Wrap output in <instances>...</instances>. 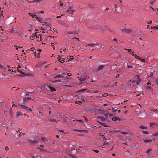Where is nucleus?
<instances>
[{
    "mask_svg": "<svg viewBox=\"0 0 158 158\" xmlns=\"http://www.w3.org/2000/svg\"><path fill=\"white\" fill-rule=\"evenodd\" d=\"M20 106L21 110L22 111L27 112H29V111H32V110L31 109L28 108V107L25 106L23 105H21Z\"/></svg>",
    "mask_w": 158,
    "mask_h": 158,
    "instance_id": "f257e3e1",
    "label": "nucleus"
},
{
    "mask_svg": "<svg viewBox=\"0 0 158 158\" xmlns=\"http://www.w3.org/2000/svg\"><path fill=\"white\" fill-rule=\"evenodd\" d=\"M46 88L48 90H50L52 92H53L56 90V89L54 88L51 86L49 85H46Z\"/></svg>",
    "mask_w": 158,
    "mask_h": 158,
    "instance_id": "f03ea898",
    "label": "nucleus"
},
{
    "mask_svg": "<svg viewBox=\"0 0 158 158\" xmlns=\"http://www.w3.org/2000/svg\"><path fill=\"white\" fill-rule=\"evenodd\" d=\"M98 45V42L94 43L91 44H86V47L87 46L91 47H95V46L96 45Z\"/></svg>",
    "mask_w": 158,
    "mask_h": 158,
    "instance_id": "7ed1b4c3",
    "label": "nucleus"
},
{
    "mask_svg": "<svg viewBox=\"0 0 158 158\" xmlns=\"http://www.w3.org/2000/svg\"><path fill=\"white\" fill-rule=\"evenodd\" d=\"M65 75H66V74L64 73H63L62 74H59V75H58L56 76L55 77H54V78L55 79V78H63L64 77V76Z\"/></svg>",
    "mask_w": 158,
    "mask_h": 158,
    "instance_id": "20e7f679",
    "label": "nucleus"
},
{
    "mask_svg": "<svg viewBox=\"0 0 158 158\" xmlns=\"http://www.w3.org/2000/svg\"><path fill=\"white\" fill-rule=\"evenodd\" d=\"M122 32L129 33L131 32V30L129 29H123Z\"/></svg>",
    "mask_w": 158,
    "mask_h": 158,
    "instance_id": "39448f33",
    "label": "nucleus"
},
{
    "mask_svg": "<svg viewBox=\"0 0 158 158\" xmlns=\"http://www.w3.org/2000/svg\"><path fill=\"white\" fill-rule=\"evenodd\" d=\"M17 71H18L19 73L22 74V75H19V76L23 77L24 76H25L26 75H27L25 73L23 72L22 71L20 70H18Z\"/></svg>",
    "mask_w": 158,
    "mask_h": 158,
    "instance_id": "423d86ee",
    "label": "nucleus"
},
{
    "mask_svg": "<svg viewBox=\"0 0 158 158\" xmlns=\"http://www.w3.org/2000/svg\"><path fill=\"white\" fill-rule=\"evenodd\" d=\"M41 140L42 141L44 142H45L46 143H47L49 141L47 139L45 138L44 137H41Z\"/></svg>",
    "mask_w": 158,
    "mask_h": 158,
    "instance_id": "0eeeda50",
    "label": "nucleus"
},
{
    "mask_svg": "<svg viewBox=\"0 0 158 158\" xmlns=\"http://www.w3.org/2000/svg\"><path fill=\"white\" fill-rule=\"evenodd\" d=\"M105 66L104 65H101L98 67V68L97 69V71H98L99 70L102 69Z\"/></svg>",
    "mask_w": 158,
    "mask_h": 158,
    "instance_id": "6e6552de",
    "label": "nucleus"
},
{
    "mask_svg": "<svg viewBox=\"0 0 158 158\" xmlns=\"http://www.w3.org/2000/svg\"><path fill=\"white\" fill-rule=\"evenodd\" d=\"M105 116L107 118L108 117H111L113 116V114L110 113H107L106 114H104Z\"/></svg>",
    "mask_w": 158,
    "mask_h": 158,
    "instance_id": "1a4fd4ad",
    "label": "nucleus"
},
{
    "mask_svg": "<svg viewBox=\"0 0 158 158\" xmlns=\"http://www.w3.org/2000/svg\"><path fill=\"white\" fill-rule=\"evenodd\" d=\"M98 118L101 119L102 121H105L106 120V118H105L101 116H99Z\"/></svg>",
    "mask_w": 158,
    "mask_h": 158,
    "instance_id": "9d476101",
    "label": "nucleus"
},
{
    "mask_svg": "<svg viewBox=\"0 0 158 158\" xmlns=\"http://www.w3.org/2000/svg\"><path fill=\"white\" fill-rule=\"evenodd\" d=\"M2 63L0 62V68L2 69H6V67H3L2 65Z\"/></svg>",
    "mask_w": 158,
    "mask_h": 158,
    "instance_id": "9b49d317",
    "label": "nucleus"
},
{
    "mask_svg": "<svg viewBox=\"0 0 158 158\" xmlns=\"http://www.w3.org/2000/svg\"><path fill=\"white\" fill-rule=\"evenodd\" d=\"M29 141L32 144H34L38 142V141L36 140H29Z\"/></svg>",
    "mask_w": 158,
    "mask_h": 158,
    "instance_id": "f8f14e48",
    "label": "nucleus"
},
{
    "mask_svg": "<svg viewBox=\"0 0 158 158\" xmlns=\"http://www.w3.org/2000/svg\"><path fill=\"white\" fill-rule=\"evenodd\" d=\"M28 15H29L31 16L33 18H35L36 17V16L35 15H34L32 13H29Z\"/></svg>",
    "mask_w": 158,
    "mask_h": 158,
    "instance_id": "ddd939ff",
    "label": "nucleus"
},
{
    "mask_svg": "<svg viewBox=\"0 0 158 158\" xmlns=\"http://www.w3.org/2000/svg\"><path fill=\"white\" fill-rule=\"evenodd\" d=\"M86 79V77H83L80 78L79 80L81 82L85 80Z\"/></svg>",
    "mask_w": 158,
    "mask_h": 158,
    "instance_id": "4468645a",
    "label": "nucleus"
},
{
    "mask_svg": "<svg viewBox=\"0 0 158 158\" xmlns=\"http://www.w3.org/2000/svg\"><path fill=\"white\" fill-rule=\"evenodd\" d=\"M68 33L70 35H75L77 34V33L76 31H69L68 32Z\"/></svg>",
    "mask_w": 158,
    "mask_h": 158,
    "instance_id": "2eb2a0df",
    "label": "nucleus"
},
{
    "mask_svg": "<svg viewBox=\"0 0 158 158\" xmlns=\"http://www.w3.org/2000/svg\"><path fill=\"white\" fill-rule=\"evenodd\" d=\"M16 115L17 116H19L21 115H23V114L21 112L18 111L17 112Z\"/></svg>",
    "mask_w": 158,
    "mask_h": 158,
    "instance_id": "dca6fc26",
    "label": "nucleus"
},
{
    "mask_svg": "<svg viewBox=\"0 0 158 158\" xmlns=\"http://www.w3.org/2000/svg\"><path fill=\"white\" fill-rule=\"evenodd\" d=\"M74 11V10H72L71 8L69 7V9L66 11V12L67 13H69V12H73Z\"/></svg>",
    "mask_w": 158,
    "mask_h": 158,
    "instance_id": "f3484780",
    "label": "nucleus"
},
{
    "mask_svg": "<svg viewBox=\"0 0 158 158\" xmlns=\"http://www.w3.org/2000/svg\"><path fill=\"white\" fill-rule=\"evenodd\" d=\"M150 127H152L153 126V125H157V123H150Z\"/></svg>",
    "mask_w": 158,
    "mask_h": 158,
    "instance_id": "a211bd4d",
    "label": "nucleus"
},
{
    "mask_svg": "<svg viewBox=\"0 0 158 158\" xmlns=\"http://www.w3.org/2000/svg\"><path fill=\"white\" fill-rule=\"evenodd\" d=\"M144 142L145 143H149V142H152V141L151 140H150L149 139H146L144 140Z\"/></svg>",
    "mask_w": 158,
    "mask_h": 158,
    "instance_id": "6ab92c4d",
    "label": "nucleus"
},
{
    "mask_svg": "<svg viewBox=\"0 0 158 158\" xmlns=\"http://www.w3.org/2000/svg\"><path fill=\"white\" fill-rule=\"evenodd\" d=\"M75 103L76 104H78L79 105H81L82 104V103L81 101H76Z\"/></svg>",
    "mask_w": 158,
    "mask_h": 158,
    "instance_id": "aec40b11",
    "label": "nucleus"
},
{
    "mask_svg": "<svg viewBox=\"0 0 158 158\" xmlns=\"http://www.w3.org/2000/svg\"><path fill=\"white\" fill-rule=\"evenodd\" d=\"M143 114L144 115L145 114V113H141L140 114H139V118H144L145 117V116H144L141 117V114Z\"/></svg>",
    "mask_w": 158,
    "mask_h": 158,
    "instance_id": "412c9836",
    "label": "nucleus"
},
{
    "mask_svg": "<svg viewBox=\"0 0 158 158\" xmlns=\"http://www.w3.org/2000/svg\"><path fill=\"white\" fill-rule=\"evenodd\" d=\"M49 120L52 122H56V123H57L56 120L54 118L50 119Z\"/></svg>",
    "mask_w": 158,
    "mask_h": 158,
    "instance_id": "4be33fe9",
    "label": "nucleus"
},
{
    "mask_svg": "<svg viewBox=\"0 0 158 158\" xmlns=\"http://www.w3.org/2000/svg\"><path fill=\"white\" fill-rule=\"evenodd\" d=\"M151 28L152 29H155L156 30H158V27L154 26L151 27Z\"/></svg>",
    "mask_w": 158,
    "mask_h": 158,
    "instance_id": "5701e85b",
    "label": "nucleus"
},
{
    "mask_svg": "<svg viewBox=\"0 0 158 158\" xmlns=\"http://www.w3.org/2000/svg\"><path fill=\"white\" fill-rule=\"evenodd\" d=\"M2 8L0 7V16H3V14H2V11L3 10H1Z\"/></svg>",
    "mask_w": 158,
    "mask_h": 158,
    "instance_id": "b1692460",
    "label": "nucleus"
},
{
    "mask_svg": "<svg viewBox=\"0 0 158 158\" xmlns=\"http://www.w3.org/2000/svg\"><path fill=\"white\" fill-rule=\"evenodd\" d=\"M73 131H78L80 132H82L84 131L83 130H76L74 129L73 130Z\"/></svg>",
    "mask_w": 158,
    "mask_h": 158,
    "instance_id": "393cba45",
    "label": "nucleus"
},
{
    "mask_svg": "<svg viewBox=\"0 0 158 158\" xmlns=\"http://www.w3.org/2000/svg\"><path fill=\"white\" fill-rule=\"evenodd\" d=\"M98 45H97L95 46V47H96V48H95V49H100L101 48V46H99V43H98Z\"/></svg>",
    "mask_w": 158,
    "mask_h": 158,
    "instance_id": "a878e982",
    "label": "nucleus"
},
{
    "mask_svg": "<svg viewBox=\"0 0 158 158\" xmlns=\"http://www.w3.org/2000/svg\"><path fill=\"white\" fill-rule=\"evenodd\" d=\"M29 155L31 156L32 158H35V156L34 154H32L31 153H29Z\"/></svg>",
    "mask_w": 158,
    "mask_h": 158,
    "instance_id": "bb28decb",
    "label": "nucleus"
},
{
    "mask_svg": "<svg viewBox=\"0 0 158 158\" xmlns=\"http://www.w3.org/2000/svg\"><path fill=\"white\" fill-rule=\"evenodd\" d=\"M134 56H135V57L137 59H139V60H141V58H140V57H139V56H137L136 55H134Z\"/></svg>",
    "mask_w": 158,
    "mask_h": 158,
    "instance_id": "cd10ccee",
    "label": "nucleus"
},
{
    "mask_svg": "<svg viewBox=\"0 0 158 158\" xmlns=\"http://www.w3.org/2000/svg\"><path fill=\"white\" fill-rule=\"evenodd\" d=\"M139 128H140V129H147V127H144V126L141 125L140 126Z\"/></svg>",
    "mask_w": 158,
    "mask_h": 158,
    "instance_id": "c85d7f7f",
    "label": "nucleus"
},
{
    "mask_svg": "<svg viewBox=\"0 0 158 158\" xmlns=\"http://www.w3.org/2000/svg\"><path fill=\"white\" fill-rule=\"evenodd\" d=\"M152 151V149L150 148L148 149L146 151V152L147 153H150Z\"/></svg>",
    "mask_w": 158,
    "mask_h": 158,
    "instance_id": "c756f323",
    "label": "nucleus"
},
{
    "mask_svg": "<svg viewBox=\"0 0 158 158\" xmlns=\"http://www.w3.org/2000/svg\"><path fill=\"white\" fill-rule=\"evenodd\" d=\"M112 119V120L114 121H115L117 120V117L113 118Z\"/></svg>",
    "mask_w": 158,
    "mask_h": 158,
    "instance_id": "7c9ffc66",
    "label": "nucleus"
},
{
    "mask_svg": "<svg viewBox=\"0 0 158 158\" xmlns=\"http://www.w3.org/2000/svg\"><path fill=\"white\" fill-rule=\"evenodd\" d=\"M61 81L60 80H59V79H57V80H56L55 81H52V82H54V83H55V82H60Z\"/></svg>",
    "mask_w": 158,
    "mask_h": 158,
    "instance_id": "2f4dec72",
    "label": "nucleus"
},
{
    "mask_svg": "<svg viewBox=\"0 0 158 158\" xmlns=\"http://www.w3.org/2000/svg\"><path fill=\"white\" fill-rule=\"evenodd\" d=\"M61 56L58 55L57 57V59L59 60V61L61 59Z\"/></svg>",
    "mask_w": 158,
    "mask_h": 158,
    "instance_id": "473e14b6",
    "label": "nucleus"
},
{
    "mask_svg": "<svg viewBox=\"0 0 158 158\" xmlns=\"http://www.w3.org/2000/svg\"><path fill=\"white\" fill-rule=\"evenodd\" d=\"M108 94L107 93H105L104 94H103L102 95V97H105L107 96L108 95Z\"/></svg>",
    "mask_w": 158,
    "mask_h": 158,
    "instance_id": "72a5a7b5",
    "label": "nucleus"
},
{
    "mask_svg": "<svg viewBox=\"0 0 158 158\" xmlns=\"http://www.w3.org/2000/svg\"><path fill=\"white\" fill-rule=\"evenodd\" d=\"M39 148L40 149V151L41 152H45L46 151V150H45L44 149H42V148Z\"/></svg>",
    "mask_w": 158,
    "mask_h": 158,
    "instance_id": "f704fd0d",
    "label": "nucleus"
},
{
    "mask_svg": "<svg viewBox=\"0 0 158 158\" xmlns=\"http://www.w3.org/2000/svg\"><path fill=\"white\" fill-rule=\"evenodd\" d=\"M76 120L77 121L79 122L80 123H84L83 120Z\"/></svg>",
    "mask_w": 158,
    "mask_h": 158,
    "instance_id": "c9c22d12",
    "label": "nucleus"
},
{
    "mask_svg": "<svg viewBox=\"0 0 158 158\" xmlns=\"http://www.w3.org/2000/svg\"><path fill=\"white\" fill-rule=\"evenodd\" d=\"M85 89H80V90H79L78 91V92H83L84 91H85Z\"/></svg>",
    "mask_w": 158,
    "mask_h": 158,
    "instance_id": "e433bc0d",
    "label": "nucleus"
},
{
    "mask_svg": "<svg viewBox=\"0 0 158 158\" xmlns=\"http://www.w3.org/2000/svg\"><path fill=\"white\" fill-rule=\"evenodd\" d=\"M116 111H117L116 109L115 108H113V107L112 108V111L113 112H114Z\"/></svg>",
    "mask_w": 158,
    "mask_h": 158,
    "instance_id": "4c0bfd02",
    "label": "nucleus"
},
{
    "mask_svg": "<svg viewBox=\"0 0 158 158\" xmlns=\"http://www.w3.org/2000/svg\"><path fill=\"white\" fill-rule=\"evenodd\" d=\"M65 61V60L64 59H63L61 61L60 60V61L61 63H63Z\"/></svg>",
    "mask_w": 158,
    "mask_h": 158,
    "instance_id": "58836bf2",
    "label": "nucleus"
},
{
    "mask_svg": "<svg viewBox=\"0 0 158 158\" xmlns=\"http://www.w3.org/2000/svg\"><path fill=\"white\" fill-rule=\"evenodd\" d=\"M127 67L128 68H133V65H128L127 66Z\"/></svg>",
    "mask_w": 158,
    "mask_h": 158,
    "instance_id": "ea45409f",
    "label": "nucleus"
},
{
    "mask_svg": "<svg viewBox=\"0 0 158 158\" xmlns=\"http://www.w3.org/2000/svg\"><path fill=\"white\" fill-rule=\"evenodd\" d=\"M127 51H128V52L129 53H131V52L132 51V50L131 49H128Z\"/></svg>",
    "mask_w": 158,
    "mask_h": 158,
    "instance_id": "a19ab883",
    "label": "nucleus"
},
{
    "mask_svg": "<svg viewBox=\"0 0 158 158\" xmlns=\"http://www.w3.org/2000/svg\"><path fill=\"white\" fill-rule=\"evenodd\" d=\"M122 133L123 135H126L128 134V132H122Z\"/></svg>",
    "mask_w": 158,
    "mask_h": 158,
    "instance_id": "79ce46f5",
    "label": "nucleus"
},
{
    "mask_svg": "<svg viewBox=\"0 0 158 158\" xmlns=\"http://www.w3.org/2000/svg\"><path fill=\"white\" fill-rule=\"evenodd\" d=\"M102 126L104 127H107V126L106 125V124L104 123H103V124H102Z\"/></svg>",
    "mask_w": 158,
    "mask_h": 158,
    "instance_id": "37998d69",
    "label": "nucleus"
},
{
    "mask_svg": "<svg viewBox=\"0 0 158 158\" xmlns=\"http://www.w3.org/2000/svg\"><path fill=\"white\" fill-rule=\"evenodd\" d=\"M30 38L32 40H33L34 39V36H31L30 37Z\"/></svg>",
    "mask_w": 158,
    "mask_h": 158,
    "instance_id": "c03bdc74",
    "label": "nucleus"
},
{
    "mask_svg": "<svg viewBox=\"0 0 158 158\" xmlns=\"http://www.w3.org/2000/svg\"><path fill=\"white\" fill-rule=\"evenodd\" d=\"M155 82H156V84H157V85H158V78H157L156 79Z\"/></svg>",
    "mask_w": 158,
    "mask_h": 158,
    "instance_id": "a18cd8bd",
    "label": "nucleus"
},
{
    "mask_svg": "<svg viewBox=\"0 0 158 158\" xmlns=\"http://www.w3.org/2000/svg\"><path fill=\"white\" fill-rule=\"evenodd\" d=\"M5 149L6 151H8L9 150V148L7 146H6L5 148Z\"/></svg>",
    "mask_w": 158,
    "mask_h": 158,
    "instance_id": "49530a36",
    "label": "nucleus"
},
{
    "mask_svg": "<svg viewBox=\"0 0 158 158\" xmlns=\"http://www.w3.org/2000/svg\"><path fill=\"white\" fill-rule=\"evenodd\" d=\"M67 75L69 76H71L72 75V74L71 73H67Z\"/></svg>",
    "mask_w": 158,
    "mask_h": 158,
    "instance_id": "de8ad7c7",
    "label": "nucleus"
},
{
    "mask_svg": "<svg viewBox=\"0 0 158 158\" xmlns=\"http://www.w3.org/2000/svg\"><path fill=\"white\" fill-rule=\"evenodd\" d=\"M152 23V21L151 20H150L148 22V24H151Z\"/></svg>",
    "mask_w": 158,
    "mask_h": 158,
    "instance_id": "09e8293b",
    "label": "nucleus"
},
{
    "mask_svg": "<svg viewBox=\"0 0 158 158\" xmlns=\"http://www.w3.org/2000/svg\"><path fill=\"white\" fill-rule=\"evenodd\" d=\"M104 143L105 144L108 145L109 143L106 141H105L104 142Z\"/></svg>",
    "mask_w": 158,
    "mask_h": 158,
    "instance_id": "8fccbe9b",
    "label": "nucleus"
},
{
    "mask_svg": "<svg viewBox=\"0 0 158 158\" xmlns=\"http://www.w3.org/2000/svg\"><path fill=\"white\" fill-rule=\"evenodd\" d=\"M143 133H144V134H148V132L146 131H143Z\"/></svg>",
    "mask_w": 158,
    "mask_h": 158,
    "instance_id": "3c124183",
    "label": "nucleus"
},
{
    "mask_svg": "<svg viewBox=\"0 0 158 158\" xmlns=\"http://www.w3.org/2000/svg\"><path fill=\"white\" fill-rule=\"evenodd\" d=\"M97 122H98V123H99V124H100V125H101L102 126V124H103V123H101V122H100L99 121H98Z\"/></svg>",
    "mask_w": 158,
    "mask_h": 158,
    "instance_id": "603ef678",
    "label": "nucleus"
},
{
    "mask_svg": "<svg viewBox=\"0 0 158 158\" xmlns=\"http://www.w3.org/2000/svg\"><path fill=\"white\" fill-rule=\"evenodd\" d=\"M69 14H70L71 15H72L73 14V12H69Z\"/></svg>",
    "mask_w": 158,
    "mask_h": 158,
    "instance_id": "864d4df0",
    "label": "nucleus"
},
{
    "mask_svg": "<svg viewBox=\"0 0 158 158\" xmlns=\"http://www.w3.org/2000/svg\"><path fill=\"white\" fill-rule=\"evenodd\" d=\"M140 60H141V61L142 62H145V60L144 59H141Z\"/></svg>",
    "mask_w": 158,
    "mask_h": 158,
    "instance_id": "5fc2aeb1",
    "label": "nucleus"
},
{
    "mask_svg": "<svg viewBox=\"0 0 158 158\" xmlns=\"http://www.w3.org/2000/svg\"><path fill=\"white\" fill-rule=\"evenodd\" d=\"M134 51H133V52H132V53H131V55H132V56H134V55H135V54H134Z\"/></svg>",
    "mask_w": 158,
    "mask_h": 158,
    "instance_id": "6e6d98bb",
    "label": "nucleus"
},
{
    "mask_svg": "<svg viewBox=\"0 0 158 158\" xmlns=\"http://www.w3.org/2000/svg\"><path fill=\"white\" fill-rule=\"evenodd\" d=\"M8 70L11 72H13L12 69H8Z\"/></svg>",
    "mask_w": 158,
    "mask_h": 158,
    "instance_id": "4d7b16f0",
    "label": "nucleus"
},
{
    "mask_svg": "<svg viewBox=\"0 0 158 158\" xmlns=\"http://www.w3.org/2000/svg\"><path fill=\"white\" fill-rule=\"evenodd\" d=\"M93 150L94 152H95L96 153H98L99 152V151L97 150Z\"/></svg>",
    "mask_w": 158,
    "mask_h": 158,
    "instance_id": "13d9d810",
    "label": "nucleus"
},
{
    "mask_svg": "<svg viewBox=\"0 0 158 158\" xmlns=\"http://www.w3.org/2000/svg\"><path fill=\"white\" fill-rule=\"evenodd\" d=\"M99 135L101 136H103V134L102 133H100L99 134Z\"/></svg>",
    "mask_w": 158,
    "mask_h": 158,
    "instance_id": "bf43d9fd",
    "label": "nucleus"
},
{
    "mask_svg": "<svg viewBox=\"0 0 158 158\" xmlns=\"http://www.w3.org/2000/svg\"><path fill=\"white\" fill-rule=\"evenodd\" d=\"M47 24V23L46 22H44V24H43L42 25H46Z\"/></svg>",
    "mask_w": 158,
    "mask_h": 158,
    "instance_id": "052dcab7",
    "label": "nucleus"
},
{
    "mask_svg": "<svg viewBox=\"0 0 158 158\" xmlns=\"http://www.w3.org/2000/svg\"><path fill=\"white\" fill-rule=\"evenodd\" d=\"M147 84L149 85H151V82L149 81L147 83Z\"/></svg>",
    "mask_w": 158,
    "mask_h": 158,
    "instance_id": "680f3d73",
    "label": "nucleus"
},
{
    "mask_svg": "<svg viewBox=\"0 0 158 158\" xmlns=\"http://www.w3.org/2000/svg\"><path fill=\"white\" fill-rule=\"evenodd\" d=\"M31 50V49H28V50H27V51H26V52H29Z\"/></svg>",
    "mask_w": 158,
    "mask_h": 158,
    "instance_id": "e2e57ef3",
    "label": "nucleus"
},
{
    "mask_svg": "<svg viewBox=\"0 0 158 158\" xmlns=\"http://www.w3.org/2000/svg\"><path fill=\"white\" fill-rule=\"evenodd\" d=\"M99 92V91H97V90H96V91H95L94 93H98Z\"/></svg>",
    "mask_w": 158,
    "mask_h": 158,
    "instance_id": "0e129e2a",
    "label": "nucleus"
},
{
    "mask_svg": "<svg viewBox=\"0 0 158 158\" xmlns=\"http://www.w3.org/2000/svg\"><path fill=\"white\" fill-rule=\"evenodd\" d=\"M2 27L1 26H0V30H2L3 31L4 30L2 29Z\"/></svg>",
    "mask_w": 158,
    "mask_h": 158,
    "instance_id": "69168bd1",
    "label": "nucleus"
},
{
    "mask_svg": "<svg viewBox=\"0 0 158 158\" xmlns=\"http://www.w3.org/2000/svg\"><path fill=\"white\" fill-rule=\"evenodd\" d=\"M146 88L147 89H151V87L149 86H147Z\"/></svg>",
    "mask_w": 158,
    "mask_h": 158,
    "instance_id": "338daca9",
    "label": "nucleus"
},
{
    "mask_svg": "<svg viewBox=\"0 0 158 158\" xmlns=\"http://www.w3.org/2000/svg\"><path fill=\"white\" fill-rule=\"evenodd\" d=\"M155 136H158V133H156L154 135Z\"/></svg>",
    "mask_w": 158,
    "mask_h": 158,
    "instance_id": "774afa93",
    "label": "nucleus"
}]
</instances>
